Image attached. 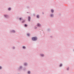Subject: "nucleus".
<instances>
[{
    "instance_id": "1a4fd4ad",
    "label": "nucleus",
    "mask_w": 74,
    "mask_h": 74,
    "mask_svg": "<svg viewBox=\"0 0 74 74\" xmlns=\"http://www.w3.org/2000/svg\"><path fill=\"white\" fill-rule=\"evenodd\" d=\"M4 16L5 18H7L8 17V15H5Z\"/></svg>"
},
{
    "instance_id": "9b49d317",
    "label": "nucleus",
    "mask_w": 74,
    "mask_h": 74,
    "mask_svg": "<svg viewBox=\"0 0 74 74\" xmlns=\"http://www.w3.org/2000/svg\"><path fill=\"white\" fill-rule=\"evenodd\" d=\"M23 21L22 22V23H24L25 22V21L23 19Z\"/></svg>"
},
{
    "instance_id": "a211bd4d",
    "label": "nucleus",
    "mask_w": 74,
    "mask_h": 74,
    "mask_svg": "<svg viewBox=\"0 0 74 74\" xmlns=\"http://www.w3.org/2000/svg\"><path fill=\"white\" fill-rule=\"evenodd\" d=\"M23 48L24 49H25V48H26V47H25V46H23Z\"/></svg>"
},
{
    "instance_id": "aec40b11",
    "label": "nucleus",
    "mask_w": 74,
    "mask_h": 74,
    "mask_svg": "<svg viewBox=\"0 0 74 74\" xmlns=\"http://www.w3.org/2000/svg\"><path fill=\"white\" fill-rule=\"evenodd\" d=\"M2 69V67L1 66H0V69Z\"/></svg>"
},
{
    "instance_id": "7ed1b4c3",
    "label": "nucleus",
    "mask_w": 74,
    "mask_h": 74,
    "mask_svg": "<svg viewBox=\"0 0 74 74\" xmlns=\"http://www.w3.org/2000/svg\"><path fill=\"white\" fill-rule=\"evenodd\" d=\"M53 16H54V15H53V14H50V17H53Z\"/></svg>"
},
{
    "instance_id": "412c9836",
    "label": "nucleus",
    "mask_w": 74,
    "mask_h": 74,
    "mask_svg": "<svg viewBox=\"0 0 74 74\" xmlns=\"http://www.w3.org/2000/svg\"><path fill=\"white\" fill-rule=\"evenodd\" d=\"M15 47H13V49H15Z\"/></svg>"
},
{
    "instance_id": "6ab92c4d",
    "label": "nucleus",
    "mask_w": 74,
    "mask_h": 74,
    "mask_svg": "<svg viewBox=\"0 0 74 74\" xmlns=\"http://www.w3.org/2000/svg\"><path fill=\"white\" fill-rule=\"evenodd\" d=\"M60 67H62V64H60Z\"/></svg>"
},
{
    "instance_id": "f03ea898",
    "label": "nucleus",
    "mask_w": 74,
    "mask_h": 74,
    "mask_svg": "<svg viewBox=\"0 0 74 74\" xmlns=\"http://www.w3.org/2000/svg\"><path fill=\"white\" fill-rule=\"evenodd\" d=\"M10 32L11 33H15V31L14 30H12L10 31Z\"/></svg>"
},
{
    "instance_id": "ddd939ff",
    "label": "nucleus",
    "mask_w": 74,
    "mask_h": 74,
    "mask_svg": "<svg viewBox=\"0 0 74 74\" xmlns=\"http://www.w3.org/2000/svg\"><path fill=\"white\" fill-rule=\"evenodd\" d=\"M27 36H30V35L28 33V34H27Z\"/></svg>"
},
{
    "instance_id": "bb28decb",
    "label": "nucleus",
    "mask_w": 74,
    "mask_h": 74,
    "mask_svg": "<svg viewBox=\"0 0 74 74\" xmlns=\"http://www.w3.org/2000/svg\"><path fill=\"white\" fill-rule=\"evenodd\" d=\"M51 37H52V36H51Z\"/></svg>"
},
{
    "instance_id": "4be33fe9",
    "label": "nucleus",
    "mask_w": 74,
    "mask_h": 74,
    "mask_svg": "<svg viewBox=\"0 0 74 74\" xmlns=\"http://www.w3.org/2000/svg\"><path fill=\"white\" fill-rule=\"evenodd\" d=\"M37 27H35V29H37Z\"/></svg>"
},
{
    "instance_id": "4468645a",
    "label": "nucleus",
    "mask_w": 74,
    "mask_h": 74,
    "mask_svg": "<svg viewBox=\"0 0 74 74\" xmlns=\"http://www.w3.org/2000/svg\"><path fill=\"white\" fill-rule=\"evenodd\" d=\"M28 74H30V71H28Z\"/></svg>"
},
{
    "instance_id": "20e7f679",
    "label": "nucleus",
    "mask_w": 74,
    "mask_h": 74,
    "mask_svg": "<svg viewBox=\"0 0 74 74\" xmlns=\"http://www.w3.org/2000/svg\"><path fill=\"white\" fill-rule=\"evenodd\" d=\"M30 19H31V18H30V17L29 16L28 17V21L30 22Z\"/></svg>"
},
{
    "instance_id": "39448f33",
    "label": "nucleus",
    "mask_w": 74,
    "mask_h": 74,
    "mask_svg": "<svg viewBox=\"0 0 74 74\" xmlns=\"http://www.w3.org/2000/svg\"><path fill=\"white\" fill-rule=\"evenodd\" d=\"M37 26H41V24H40L39 23H38L37 24Z\"/></svg>"
},
{
    "instance_id": "f257e3e1",
    "label": "nucleus",
    "mask_w": 74,
    "mask_h": 74,
    "mask_svg": "<svg viewBox=\"0 0 74 74\" xmlns=\"http://www.w3.org/2000/svg\"><path fill=\"white\" fill-rule=\"evenodd\" d=\"M32 40L33 41H36L37 40V37H33L32 38Z\"/></svg>"
},
{
    "instance_id": "f8f14e48",
    "label": "nucleus",
    "mask_w": 74,
    "mask_h": 74,
    "mask_svg": "<svg viewBox=\"0 0 74 74\" xmlns=\"http://www.w3.org/2000/svg\"><path fill=\"white\" fill-rule=\"evenodd\" d=\"M22 66H21L20 67V68H19V70H20V69H22Z\"/></svg>"
},
{
    "instance_id": "f3484780",
    "label": "nucleus",
    "mask_w": 74,
    "mask_h": 74,
    "mask_svg": "<svg viewBox=\"0 0 74 74\" xmlns=\"http://www.w3.org/2000/svg\"><path fill=\"white\" fill-rule=\"evenodd\" d=\"M25 27H27V24H25Z\"/></svg>"
},
{
    "instance_id": "b1692460",
    "label": "nucleus",
    "mask_w": 74,
    "mask_h": 74,
    "mask_svg": "<svg viewBox=\"0 0 74 74\" xmlns=\"http://www.w3.org/2000/svg\"><path fill=\"white\" fill-rule=\"evenodd\" d=\"M42 14H44V12H42Z\"/></svg>"
},
{
    "instance_id": "423d86ee",
    "label": "nucleus",
    "mask_w": 74,
    "mask_h": 74,
    "mask_svg": "<svg viewBox=\"0 0 74 74\" xmlns=\"http://www.w3.org/2000/svg\"><path fill=\"white\" fill-rule=\"evenodd\" d=\"M40 55L41 56H42V57L44 56V55L43 54H40Z\"/></svg>"
},
{
    "instance_id": "393cba45",
    "label": "nucleus",
    "mask_w": 74,
    "mask_h": 74,
    "mask_svg": "<svg viewBox=\"0 0 74 74\" xmlns=\"http://www.w3.org/2000/svg\"><path fill=\"white\" fill-rule=\"evenodd\" d=\"M34 16H35V14H34Z\"/></svg>"
},
{
    "instance_id": "6e6552de",
    "label": "nucleus",
    "mask_w": 74,
    "mask_h": 74,
    "mask_svg": "<svg viewBox=\"0 0 74 74\" xmlns=\"http://www.w3.org/2000/svg\"><path fill=\"white\" fill-rule=\"evenodd\" d=\"M8 10H9V11H11V8H9Z\"/></svg>"
},
{
    "instance_id": "cd10ccee",
    "label": "nucleus",
    "mask_w": 74,
    "mask_h": 74,
    "mask_svg": "<svg viewBox=\"0 0 74 74\" xmlns=\"http://www.w3.org/2000/svg\"><path fill=\"white\" fill-rule=\"evenodd\" d=\"M27 13H29V12H27Z\"/></svg>"
},
{
    "instance_id": "2eb2a0df",
    "label": "nucleus",
    "mask_w": 74,
    "mask_h": 74,
    "mask_svg": "<svg viewBox=\"0 0 74 74\" xmlns=\"http://www.w3.org/2000/svg\"><path fill=\"white\" fill-rule=\"evenodd\" d=\"M37 17L38 18H39V15H38L37 16Z\"/></svg>"
},
{
    "instance_id": "9d476101",
    "label": "nucleus",
    "mask_w": 74,
    "mask_h": 74,
    "mask_svg": "<svg viewBox=\"0 0 74 74\" xmlns=\"http://www.w3.org/2000/svg\"><path fill=\"white\" fill-rule=\"evenodd\" d=\"M27 64L26 63H24V66H27Z\"/></svg>"
},
{
    "instance_id": "a878e982",
    "label": "nucleus",
    "mask_w": 74,
    "mask_h": 74,
    "mask_svg": "<svg viewBox=\"0 0 74 74\" xmlns=\"http://www.w3.org/2000/svg\"><path fill=\"white\" fill-rule=\"evenodd\" d=\"M48 31H49V29H48Z\"/></svg>"
},
{
    "instance_id": "0eeeda50",
    "label": "nucleus",
    "mask_w": 74,
    "mask_h": 74,
    "mask_svg": "<svg viewBox=\"0 0 74 74\" xmlns=\"http://www.w3.org/2000/svg\"><path fill=\"white\" fill-rule=\"evenodd\" d=\"M51 12H52V13H53V12H54V10L53 9H51Z\"/></svg>"
},
{
    "instance_id": "5701e85b",
    "label": "nucleus",
    "mask_w": 74,
    "mask_h": 74,
    "mask_svg": "<svg viewBox=\"0 0 74 74\" xmlns=\"http://www.w3.org/2000/svg\"><path fill=\"white\" fill-rule=\"evenodd\" d=\"M67 70H69V68H67Z\"/></svg>"
},
{
    "instance_id": "dca6fc26",
    "label": "nucleus",
    "mask_w": 74,
    "mask_h": 74,
    "mask_svg": "<svg viewBox=\"0 0 74 74\" xmlns=\"http://www.w3.org/2000/svg\"><path fill=\"white\" fill-rule=\"evenodd\" d=\"M19 19H20V21H21V20H23V19H22V18H19Z\"/></svg>"
}]
</instances>
